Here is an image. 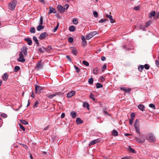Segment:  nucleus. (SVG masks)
<instances>
[{"label": "nucleus", "mask_w": 159, "mask_h": 159, "mask_svg": "<svg viewBox=\"0 0 159 159\" xmlns=\"http://www.w3.org/2000/svg\"><path fill=\"white\" fill-rule=\"evenodd\" d=\"M146 138L147 140L151 142L154 143L156 141V138L155 136L152 133H148L146 135Z\"/></svg>", "instance_id": "1"}, {"label": "nucleus", "mask_w": 159, "mask_h": 159, "mask_svg": "<svg viewBox=\"0 0 159 159\" xmlns=\"http://www.w3.org/2000/svg\"><path fill=\"white\" fill-rule=\"evenodd\" d=\"M134 126L136 132L138 134L140 133L139 123L138 119H136L135 121L134 124Z\"/></svg>", "instance_id": "2"}, {"label": "nucleus", "mask_w": 159, "mask_h": 159, "mask_svg": "<svg viewBox=\"0 0 159 159\" xmlns=\"http://www.w3.org/2000/svg\"><path fill=\"white\" fill-rule=\"evenodd\" d=\"M17 3V2L14 0L10 2L8 4L9 9L11 11L14 10L16 7Z\"/></svg>", "instance_id": "3"}, {"label": "nucleus", "mask_w": 159, "mask_h": 159, "mask_svg": "<svg viewBox=\"0 0 159 159\" xmlns=\"http://www.w3.org/2000/svg\"><path fill=\"white\" fill-rule=\"evenodd\" d=\"M97 34V32L96 31H93L90 32L86 36V39L89 40L91 39L96 34Z\"/></svg>", "instance_id": "4"}, {"label": "nucleus", "mask_w": 159, "mask_h": 159, "mask_svg": "<svg viewBox=\"0 0 159 159\" xmlns=\"http://www.w3.org/2000/svg\"><path fill=\"white\" fill-rule=\"evenodd\" d=\"M43 89V88L42 87L36 85L35 86V93H39L40 92V91Z\"/></svg>", "instance_id": "5"}, {"label": "nucleus", "mask_w": 159, "mask_h": 159, "mask_svg": "<svg viewBox=\"0 0 159 159\" xmlns=\"http://www.w3.org/2000/svg\"><path fill=\"white\" fill-rule=\"evenodd\" d=\"M42 61H40L37 62L36 64L35 68L37 70H39L42 68Z\"/></svg>", "instance_id": "6"}, {"label": "nucleus", "mask_w": 159, "mask_h": 159, "mask_svg": "<svg viewBox=\"0 0 159 159\" xmlns=\"http://www.w3.org/2000/svg\"><path fill=\"white\" fill-rule=\"evenodd\" d=\"M106 16L107 17L110 19V21L111 23H113L115 22L113 19L112 16L111 15L106 14Z\"/></svg>", "instance_id": "7"}, {"label": "nucleus", "mask_w": 159, "mask_h": 159, "mask_svg": "<svg viewBox=\"0 0 159 159\" xmlns=\"http://www.w3.org/2000/svg\"><path fill=\"white\" fill-rule=\"evenodd\" d=\"M75 93V92L74 91H72L68 93L67 94V96L70 98L74 95Z\"/></svg>", "instance_id": "8"}, {"label": "nucleus", "mask_w": 159, "mask_h": 159, "mask_svg": "<svg viewBox=\"0 0 159 159\" xmlns=\"http://www.w3.org/2000/svg\"><path fill=\"white\" fill-rule=\"evenodd\" d=\"M57 9L61 12H63L65 11V8H64V7L62 5H58L57 6Z\"/></svg>", "instance_id": "9"}, {"label": "nucleus", "mask_w": 159, "mask_h": 159, "mask_svg": "<svg viewBox=\"0 0 159 159\" xmlns=\"http://www.w3.org/2000/svg\"><path fill=\"white\" fill-rule=\"evenodd\" d=\"M49 14H50L52 13H56V11L55 9H54V8L53 7H49Z\"/></svg>", "instance_id": "10"}, {"label": "nucleus", "mask_w": 159, "mask_h": 159, "mask_svg": "<svg viewBox=\"0 0 159 159\" xmlns=\"http://www.w3.org/2000/svg\"><path fill=\"white\" fill-rule=\"evenodd\" d=\"M21 50L25 55H27V48L26 47H23L21 49Z\"/></svg>", "instance_id": "11"}, {"label": "nucleus", "mask_w": 159, "mask_h": 159, "mask_svg": "<svg viewBox=\"0 0 159 159\" xmlns=\"http://www.w3.org/2000/svg\"><path fill=\"white\" fill-rule=\"evenodd\" d=\"M139 109L142 111H144L145 108V107L142 104H139L138 106Z\"/></svg>", "instance_id": "12"}, {"label": "nucleus", "mask_w": 159, "mask_h": 159, "mask_svg": "<svg viewBox=\"0 0 159 159\" xmlns=\"http://www.w3.org/2000/svg\"><path fill=\"white\" fill-rule=\"evenodd\" d=\"M46 33L45 32L41 34L39 37V39H44V38L46 36Z\"/></svg>", "instance_id": "13"}, {"label": "nucleus", "mask_w": 159, "mask_h": 159, "mask_svg": "<svg viewBox=\"0 0 159 159\" xmlns=\"http://www.w3.org/2000/svg\"><path fill=\"white\" fill-rule=\"evenodd\" d=\"M8 76L7 74L5 73L4 74L3 76H2V78L3 80L6 81L7 80Z\"/></svg>", "instance_id": "14"}, {"label": "nucleus", "mask_w": 159, "mask_h": 159, "mask_svg": "<svg viewBox=\"0 0 159 159\" xmlns=\"http://www.w3.org/2000/svg\"><path fill=\"white\" fill-rule=\"evenodd\" d=\"M58 95V93H56L54 94L47 95L46 96L48 98L50 99H52L54 96Z\"/></svg>", "instance_id": "15"}, {"label": "nucleus", "mask_w": 159, "mask_h": 159, "mask_svg": "<svg viewBox=\"0 0 159 159\" xmlns=\"http://www.w3.org/2000/svg\"><path fill=\"white\" fill-rule=\"evenodd\" d=\"M76 123L78 125L81 124L83 122V121L80 118H77L76 120Z\"/></svg>", "instance_id": "16"}, {"label": "nucleus", "mask_w": 159, "mask_h": 159, "mask_svg": "<svg viewBox=\"0 0 159 159\" xmlns=\"http://www.w3.org/2000/svg\"><path fill=\"white\" fill-rule=\"evenodd\" d=\"M156 12L155 11H152L149 13V17L151 18L152 17L154 16H155Z\"/></svg>", "instance_id": "17"}, {"label": "nucleus", "mask_w": 159, "mask_h": 159, "mask_svg": "<svg viewBox=\"0 0 159 159\" xmlns=\"http://www.w3.org/2000/svg\"><path fill=\"white\" fill-rule=\"evenodd\" d=\"M77 113L74 111H72L70 112V115L72 118H75L76 116Z\"/></svg>", "instance_id": "18"}, {"label": "nucleus", "mask_w": 159, "mask_h": 159, "mask_svg": "<svg viewBox=\"0 0 159 159\" xmlns=\"http://www.w3.org/2000/svg\"><path fill=\"white\" fill-rule=\"evenodd\" d=\"M44 27V26L42 25H39L37 27V29L38 31H40L41 30L43 29Z\"/></svg>", "instance_id": "19"}, {"label": "nucleus", "mask_w": 159, "mask_h": 159, "mask_svg": "<svg viewBox=\"0 0 159 159\" xmlns=\"http://www.w3.org/2000/svg\"><path fill=\"white\" fill-rule=\"evenodd\" d=\"M69 30L70 31H74L75 30V28L74 26L72 25L70 27Z\"/></svg>", "instance_id": "20"}, {"label": "nucleus", "mask_w": 159, "mask_h": 159, "mask_svg": "<svg viewBox=\"0 0 159 159\" xmlns=\"http://www.w3.org/2000/svg\"><path fill=\"white\" fill-rule=\"evenodd\" d=\"M98 70L97 67L95 68L93 70V73L95 74H97L98 73Z\"/></svg>", "instance_id": "21"}, {"label": "nucleus", "mask_w": 159, "mask_h": 159, "mask_svg": "<svg viewBox=\"0 0 159 159\" xmlns=\"http://www.w3.org/2000/svg\"><path fill=\"white\" fill-rule=\"evenodd\" d=\"M83 107H84L87 108L88 109H89V105L88 103L87 102H84L83 104Z\"/></svg>", "instance_id": "22"}, {"label": "nucleus", "mask_w": 159, "mask_h": 159, "mask_svg": "<svg viewBox=\"0 0 159 159\" xmlns=\"http://www.w3.org/2000/svg\"><path fill=\"white\" fill-rule=\"evenodd\" d=\"M135 139L137 142L139 143H142L144 142V140H140L138 138H136Z\"/></svg>", "instance_id": "23"}, {"label": "nucleus", "mask_w": 159, "mask_h": 159, "mask_svg": "<svg viewBox=\"0 0 159 159\" xmlns=\"http://www.w3.org/2000/svg\"><path fill=\"white\" fill-rule=\"evenodd\" d=\"M96 88L98 89L102 88L103 87V85L101 84L98 83L96 84Z\"/></svg>", "instance_id": "24"}, {"label": "nucleus", "mask_w": 159, "mask_h": 159, "mask_svg": "<svg viewBox=\"0 0 159 159\" xmlns=\"http://www.w3.org/2000/svg\"><path fill=\"white\" fill-rule=\"evenodd\" d=\"M112 135L114 136H116L118 135V133L116 130H114L112 131Z\"/></svg>", "instance_id": "25"}, {"label": "nucleus", "mask_w": 159, "mask_h": 159, "mask_svg": "<svg viewBox=\"0 0 159 159\" xmlns=\"http://www.w3.org/2000/svg\"><path fill=\"white\" fill-rule=\"evenodd\" d=\"M128 149L130 150V151L132 152V153H135V151L134 150V149H133L132 148H131V146H129L128 147Z\"/></svg>", "instance_id": "26"}, {"label": "nucleus", "mask_w": 159, "mask_h": 159, "mask_svg": "<svg viewBox=\"0 0 159 159\" xmlns=\"http://www.w3.org/2000/svg\"><path fill=\"white\" fill-rule=\"evenodd\" d=\"M93 82V79L92 78H91L89 79L88 83L90 84H92Z\"/></svg>", "instance_id": "27"}, {"label": "nucleus", "mask_w": 159, "mask_h": 159, "mask_svg": "<svg viewBox=\"0 0 159 159\" xmlns=\"http://www.w3.org/2000/svg\"><path fill=\"white\" fill-rule=\"evenodd\" d=\"M89 97L90 98L92 99L93 101H95V99L94 98V95L92 93H90L89 95Z\"/></svg>", "instance_id": "28"}, {"label": "nucleus", "mask_w": 159, "mask_h": 159, "mask_svg": "<svg viewBox=\"0 0 159 159\" xmlns=\"http://www.w3.org/2000/svg\"><path fill=\"white\" fill-rule=\"evenodd\" d=\"M143 68H144V66L141 65L139 66L138 67V69L141 72L143 70Z\"/></svg>", "instance_id": "29"}, {"label": "nucleus", "mask_w": 159, "mask_h": 159, "mask_svg": "<svg viewBox=\"0 0 159 159\" xmlns=\"http://www.w3.org/2000/svg\"><path fill=\"white\" fill-rule=\"evenodd\" d=\"M30 32L32 33H34L35 32V30L34 27L31 28L30 30Z\"/></svg>", "instance_id": "30"}, {"label": "nucleus", "mask_w": 159, "mask_h": 159, "mask_svg": "<svg viewBox=\"0 0 159 159\" xmlns=\"http://www.w3.org/2000/svg\"><path fill=\"white\" fill-rule=\"evenodd\" d=\"M73 23L74 24L77 25L78 23V20L76 18H73L72 20Z\"/></svg>", "instance_id": "31"}, {"label": "nucleus", "mask_w": 159, "mask_h": 159, "mask_svg": "<svg viewBox=\"0 0 159 159\" xmlns=\"http://www.w3.org/2000/svg\"><path fill=\"white\" fill-rule=\"evenodd\" d=\"M82 45V46L85 47L86 46L87 44L86 40H82L81 42Z\"/></svg>", "instance_id": "32"}, {"label": "nucleus", "mask_w": 159, "mask_h": 159, "mask_svg": "<svg viewBox=\"0 0 159 159\" xmlns=\"http://www.w3.org/2000/svg\"><path fill=\"white\" fill-rule=\"evenodd\" d=\"M74 67L76 70V72L79 73L80 71V68L76 66H74Z\"/></svg>", "instance_id": "33"}, {"label": "nucleus", "mask_w": 159, "mask_h": 159, "mask_svg": "<svg viewBox=\"0 0 159 159\" xmlns=\"http://www.w3.org/2000/svg\"><path fill=\"white\" fill-rule=\"evenodd\" d=\"M20 69V67L18 66H16L14 68V71L15 72H17Z\"/></svg>", "instance_id": "34"}, {"label": "nucleus", "mask_w": 159, "mask_h": 159, "mask_svg": "<svg viewBox=\"0 0 159 159\" xmlns=\"http://www.w3.org/2000/svg\"><path fill=\"white\" fill-rule=\"evenodd\" d=\"M82 63L86 66H88L89 65V63L85 61H82Z\"/></svg>", "instance_id": "35"}, {"label": "nucleus", "mask_w": 159, "mask_h": 159, "mask_svg": "<svg viewBox=\"0 0 159 159\" xmlns=\"http://www.w3.org/2000/svg\"><path fill=\"white\" fill-rule=\"evenodd\" d=\"M21 123L23 124L27 125L28 124V122L25 120H20Z\"/></svg>", "instance_id": "36"}, {"label": "nucleus", "mask_w": 159, "mask_h": 159, "mask_svg": "<svg viewBox=\"0 0 159 159\" xmlns=\"http://www.w3.org/2000/svg\"><path fill=\"white\" fill-rule=\"evenodd\" d=\"M17 60L20 62H24L25 60V59L23 58H21L20 59H19V58H18Z\"/></svg>", "instance_id": "37"}, {"label": "nucleus", "mask_w": 159, "mask_h": 159, "mask_svg": "<svg viewBox=\"0 0 159 159\" xmlns=\"http://www.w3.org/2000/svg\"><path fill=\"white\" fill-rule=\"evenodd\" d=\"M39 102L38 101H36L34 103V106H33V108H35L37 107L38 105L39 104Z\"/></svg>", "instance_id": "38"}, {"label": "nucleus", "mask_w": 159, "mask_h": 159, "mask_svg": "<svg viewBox=\"0 0 159 159\" xmlns=\"http://www.w3.org/2000/svg\"><path fill=\"white\" fill-rule=\"evenodd\" d=\"M21 58H24V55L22 52H20L19 59H20Z\"/></svg>", "instance_id": "39"}, {"label": "nucleus", "mask_w": 159, "mask_h": 159, "mask_svg": "<svg viewBox=\"0 0 159 159\" xmlns=\"http://www.w3.org/2000/svg\"><path fill=\"white\" fill-rule=\"evenodd\" d=\"M19 125L20 128L24 131H25V129L23 126L20 123Z\"/></svg>", "instance_id": "40"}, {"label": "nucleus", "mask_w": 159, "mask_h": 159, "mask_svg": "<svg viewBox=\"0 0 159 159\" xmlns=\"http://www.w3.org/2000/svg\"><path fill=\"white\" fill-rule=\"evenodd\" d=\"M107 20V19H102L99 21V23H103Z\"/></svg>", "instance_id": "41"}, {"label": "nucleus", "mask_w": 159, "mask_h": 159, "mask_svg": "<svg viewBox=\"0 0 159 159\" xmlns=\"http://www.w3.org/2000/svg\"><path fill=\"white\" fill-rule=\"evenodd\" d=\"M144 68L146 70H148L150 68L149 65L148 64H145L144 66Z\"/></svg>", "instance_id": "42"}, {"label": "nucleus", "mask_w": 159, "mask_h": 159, "mask_svg": "<svg viewBox=\"0 0 159 159\" xmlns=\"http://www.w3.org/2000/svg\"><path fill=\"white\" fill-rule=\"evenodd\" d=\"M95 141H94V140H93L91 142L89 143V146H91V145H94L95 143Z\"/></svg>", "instance_id": "43"}, {"label": "nucleus", "mask_w": 159, "mask_h": 159, "mask_svg": "<svg viewBox=\"0 0 159 159\" xmlns=\"http://www.w3.org/2000/svg\"><path fill=\"white\" fill-rule=\"evenodd\" d=\"M72 52L75 55H76L77 52V50L75 49H74L72 50Z\"/></svg>", "instance_id": "44"}, {"label": "nucleus", "mask_w": 159, "mask_h": 159, "mask_svg": "<svg viewBox=\"0 0 159 159\" xmlns=\"http://www.w3.org/2000/svg\"><path fill=\"white\" fill-rule=\"evenodd\" d=\"M51 49L52 47L51 46H49L47 48H46V50L47 52H49Z\"/></svg>", "instance_id": "45"}, {"label": "nucleus", "mask_w": 159, "mask_h": 159, "mask_svg": "<svg viewBox=\"0 0 159 159\" xmlns=\"http://www.w3.org/2000/svg\"><path fill=\"white\" fill-rule=\"evenodd\" d=\"M93 14L94 15V16L95 17H97L98 16V12L96 11H93Z\"/></svg>", "instance_id": "46"}, {"label": "nucleus", "mask_w": 159, "mask_h": 159, "mask_svg": "<svg viewBox=\"0 0 159 159\" xmlns=\"http://www.w3.org/2000/svg\"><path fill=\"white\" fill-rule=\"evenodd\" d=\"M149 106L150 107L154 109H155L156 108L155 106L153 104H150L149 105Z\"/></svg>", "instance_id": "47"}, {"label": "nucleus", "mask_w": 159, "mask_h": 159, "mask_svg": "<svg viewBox=\"0 0 159 159\" xmlns=\"http://www.w3.org/2000/svg\"><path fill=\"white\" fill-rule=\"evenodd\" d=\"M39 24L42 25L43 24V18L42 16H41L40 19Z\"/></svg>", "instance_id": "48"}, {"label": "nucleus", "mask_w": 159, "mask_h": 159, "mask_svg": "<svg viewBox=\"0 0 159 159\" xmlns=\"http://www.w3.org/2000/svg\"><path fill=\"white\" fill-rule=\"evenodd\" d=\"M151 24V21H147L145 24V27H148Z\"/></svg>", "instance_id": "49"}, {"label": "nucleus", "mask_w": 159, "mask_h": 159, "mask_svg": "<svg viewBox=\"0 0 159 159\" xmlns=\"http://www.w3.org/2000/svg\"><path fill=\"white\" fill-rule=\"evenodd\" d=\"M1 116L4 118H6L7 116L6 114L4 113H1Z\"/></svg>", "instance_id": "50"}, {"label": "nucleus", "mask_w": 159, "mask_h": 159, "mask_svg": "<svg viewBox=\"0 0 159 159\" xmlns=\"http://www.w3.org/2000/svg\"><path fill=\"white\" fill-rule=\"evenodd\" d=\"M58 26H59V23H58L57 25L56 26L55 28L53 30V32H55V31H56L58 29Z\"/></svg>", "instance_id": "51"}, {"label": "nucleus", "mask_w": 159, "mask_h": 159, "mask_svg": "<svg viewBox=\"0 0 159 159\" xmlns=\"http://www.w3.org/2000/svg\"><path fill=\"white\" fill-rule=\"evenodd\" d=\"M131 118L134 119V117L135 116V114L134 113L132 112L131 114Z\"/></svg>", "instance_id": "52"}, {"label": "nucleus", "mask_w": 159, "mask_h": 159, "mask_svg": "<svg viewBox=\"0 0 159 159\" xmlns=\"http://www.w3.org/2000/svg\"><path fill=\"white\" fill-rule=\"evenodd\" d=\"M133 120L134 119L131 118H130L129 121V123L130 125H131L132 124Z\"/></svg>", "instance_id": "53"}, {"label": "nucleus", "mask_w": 159, "mask_h": 159, "mask_svg": "<svg viewBox=\"0 0 159 159\" xmlns=\"http://www.w3.org/2000/svg\"><path fill=\"white\" fill-rule=\"evenodd\" d=\"M28 44L30 45H31L32 43V40H26Z\"/></svg>", "instance_id": "54"}, {"label": "nucleus", "mask_w": 159, "mask_h": 159, "mask_svg": "<svg viewBox=\"0 0 159 159\" xmlns=\"http://www.w3.org/2000/svg\"><path fill=\"white\" fill-rule=\"evenodd\" d=\"M131 90V89H129V88L127 89H126L125 92L126 93H129Z\"/></svg>", "instance_id": "55"}, {"label": "nucleus", "mask_w": 159, "mask_h": 159, "mask_svg": "<svg viewBox=\"0 0 159 159\" xmlns=\"http://www.w3.org/2000/svg\"><path fill=\"white\" fill-rule=\"evenodd\" d=\"M69 7V5L68 4H66L64 6V8H65V9H66V10H67L68 7Z\"/></svg>", "instance_id": "56"}, {"label": "nucleus", "mask_w": 159, "mask_h": 159, "mask_svg": "<svg viewBox=\"0 0 159 159\" xmlns=\"http://www.w3.org/2000/svg\"><path fill=\"white\" fill-rule=\"evenodd\" d=\"M156 64L157 67L159 68V60H156Z\"/></svg>", "instance_id": "57"}, {"label": "nucleus", "mask_w": 159, "mask_h": 159, "mask_svg": "<svg viewBox=\"0 0 159 159\" xmlns=\"http://www.w3.org/2000/svg\"><path fill=\"white\" fill-rule=\"evenodd\" d=\"M66 57L67 58V59L68 60L70 61H71V58H70V57L69 56L67 55V56H66Z\"/></svg>", "instance_id": "58"}, {"label": "nucleus", "mask_w": 159, "mask_h": 159, "mask_svg": "<svg viewBox=\"0 0 159 159\" xmlns=\"http://www.w3.org/2000/svg\"><path fill=\"white\" fill-rule=\"evenodd\" d=\"M39 51L42 53H44L45 52V50H43L41 48H39Z\"/></svg>", "instance_id": "59"}, {"label": "nucleus", "mask_w": 159, "mask_h": 159, "mask_svg": "<svg viewBox=\"0 0 159 159\" xmlns=\"http://www.w3.org/2000/svg\"><path fill=\"white\" fill-rule=\"evenodd\" d=\"M65 116V113H63L61 114V118H64Z\"/></svg>", "instance_id": "60"}, {"label": "nucleus", "mask_w": 159, "mask_h": 159, "mask_svg": "<svg viewBox=\"0 0 159 159\" xmlns=\"http://www.w3.org/2000/svg\"><path fill=\"white\" fill-rule=\"evenodd\" d=\"M3 122L2 120V119L0 118V127L2 126Z\"/></svg>", "instance_id": "61"}, {"label": "nucleus", "mask_w": 159, "mask_h": 159, "mask_svg": "<svg viewBox=\"0 0 159 159\" xmlns=\"http://www.w3.org/2000/svg\"><path fill=\"white\" fill-rule=\"evenodd\" d=\"M35 42V43L36 44V46H38L39 45V43L38 41V40H34Z\"/></svg>", "instance_id": "62"}, {"label": "nucleus", "mask_w": 159, "mask_h": 159, "mask_svg": "<svg viewBox=\"0 0 159 159\" xmlns=\"http://www.w3.org/2000/svg\"><path fill=\"white\" fill-rule=\"evenodd\" d=\"M101 59L102 61H104L106 60V57L104 56L102 57Z\"/></svg>", "instance_id": "63"}, {"label": "nucleus", "mask_w": 159, "mask_h": 159, "mask_svg": "<svg viewBox=\"0 0 159 159\" xmlns=\"http://www.w3.org/2000/svg\"><path fill=\"white\" fill-rule=\"evenodd\" d=\"M134 9L136 10H138L139 9V7H136L134 8Z\"/></svg>", "instance_id": "64"}]
</instances>
